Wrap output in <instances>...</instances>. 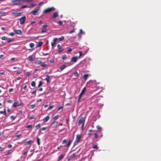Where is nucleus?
I'll return each mask as SVG.
<instances>
[{
	"label": "nucleus",
	"instance_id": "f257e3e1",
	"mask_svg": "<svg viewBox=\"0 0 161 161\" xmlns=\"http://www.w3.org/2000/svg\"><path fill=\"white\" fill-rule=\"evenodd\" d=\"M85 121V119L83 117H81L78 121L77 125L79 126L81 125V130H84V126Z\"/></svg>",
	"mask_w": 161,
	"mask_h": 161
},
{
	"label": "nucleus",
	"instance_id": "f03ea898",
	"mask_svg": "<svg viewBox=\"0 0 161 161\" xmlns=\"http://www.w3.org/2000/svg\"><path fill=\"white\" fill-rule=\"evenodd\" d=\"M23 0H14L12 1L13 4L14 5H19L24 4Z\"/></svg>",
	"mask_w": 161,
	"mask_h": 161
},
{
	"label": "nucleus",
	"instance_id": "7ed1b4c3",
	"mask_svg": "<svg viewBox=\"0 0 161 161\" xmlns=\"http://www.w3.org/2000/svg\"><path fill=\"white\" fill-rule=\"evenodd\" d=\"M40 10L39 7H38L35 8L34 10L31 12V13L34 15H37L38 14V12Z\"/></svg>",
	"mask_w": 161,
	"mask_h": 161
},
{
	"label": "nucleus",
	"instance_id": "20e7f679",
	"mask_svg": "<svg viewBox=\"0 0 161 161\" xmlns=\"http://www.w3.org/2000/svg\"><path fill=\"white\" fill-rule=\"evenodd\" d=\"M26 20V17L24 16L20 19V24H23Z\"/></svg>",
	"mask_w": 161,
	"mask_h": 161
},
{
	"label": "nucleus",
	"instance_id": "39448f33",
	"mask_svg": "<svg viewBox=\"0 0 161 161\" xmlns=\"http://www.w3.org/2000/svg\"><path fill=\"white\" fill-rule=\"evenodd\" d=\"M48 64L45 63V62H42V64H41L40 66L42 67V69H45L47 68L48 66Z\"/></svg>",
	"mask_w": 161,
	"mask_h": 161
},
{
	"label": "nucleus",
	"instance_id": "423d86ee",
	"mask_svg": "<svg viewBox=\"0 0 161 161\" xmlns=\"http://www.w3.org/2000/svg\"><path fill=\"white\" fill-rule=\"evenodd\" d=\"M55 9V8L53 7H52L50 8H48L47 9H46L43 11V13H46L48 12H51L52 10H53Z\"/></svg>",
	"mask_w": 161,
	"mask_h": 161
},
{
	"label": "nucleus",
	"instance_id": "0eeeda50",
	"mask_svg": "<svg viewBox=\"0 0 161 161\" xmlns=\"http://www.w3.org/2000/svg\"><path fill=\"white\" fill-rule=\"evenodd\" d=\"M81 138V136L80 135H78L76 136V140L74 142L75 144L78 143Z\"/></svg>",
	"mask_w": 161,
	"mask_h": 161
},
{
	"label": "nucleus",
	"instance_id": "6e6552de",
	"mask_svg": "<svg viewBox=\"0 0 161 161\" xmlns=\"http://www.w3.org/2000/svg\"><path fill=\"white\" fill-rule=\"evenodd\" d=\"M86 90V87H84L82 89L81 93L79 94V100H80V98H81V96L83 95V94L85 92V90Z\"/></svg>",
	"mask_w": 161,
	"mask_h": 161
},
{
	"label": "nucleus",
	"instance_id": "1a4fd4ad",
	"mask_svg": "<svg viewBox=\"0 0 161 161\" xmlns=\"http://www.w3.org/2000/svg\"><path fill=\"white\" fill-rule=\"evenodd\" d=\"M22 103H19L17 102H15V103H14L13 105V107H19L20 106H21L22 105Z\"/></svg>",
	"mask_w": 161,
	"mask_h": 161
},
{
	"label": "nucleus",
	"instance_id": "9d476101",
	"mask_svg": "<svg viewBox=\"0 0 161 161\" xmlns=\"http://www.w3.org/2000/svg\"><path fill=\"white\" fill-rule=\"evenodd\" d=\"M14 32L18 35H21L22 34V32L21 30H14Z\"/></svg>",
	"mask_w": 161,
	"mask_h": 161
},
{
	"label": "nucleus",
	"instance_id": "9b49d317",
	"mask_svg": "<svg viewBox=\"0 0 161 161\" xmlns=\"http://www.w3.org/2000/svg\"><path fill=\"white\" fill-rule=\"evenodd\" d=\"M77 58L78 57L77 56L71 58L70 62H75L77 61Z\"/></svg>",
	"mask_w": 161,
	"mask_h": 161
},
{
	"label": "nucleus",
	"instance_id": "f8f14e48",
	"mask_svg": "<svg viewBox=\"0 0 161 161\" xmlns=\"http://www.w3.org/2000/svg\"><path fill=\"white\" fill-rule=\"evenodd\" d=\"M58 40V39L57 38H55L53 40V42H52L51 43V45L53 47L55 44L56 43V42Z\"/></svg>",
	"mask_w": 161,
	"mask_h": 161
},
{
	"label": "nucleus",
	"instance_id": "ddd939ff",
	"mask_svg": "<svg viewBox=\"0 0 161 161\" xmlns=\"http://www.w3.org/2000/svg\"><path fill=\"white\" fill-rule=\"evenodd\" d=\"M49 119L50 116L48 115L43 119V122L45 123L46 122L49 120Z\"/></svg>",
	"mask_w": 161,
	"mask_h": 161
},
{
	"label": "nucleus",
	"instance_id": "4468645a",
	"mask_svg": "<svg viewBox=\"0 0 161 161\" xmlns=\"http://www.w3.org/2000/svg\"><path fill=\"white\" fill-rule=\"evenodd\" d=\"M28 59L30 61H32L35 60V58L33 57L32 55L28 57Z\"/></svg>",
	"mask_w": 161,
	"mask_h": 161
},
{
	"label": "nucleus",
	"instance_id": "2eb2a0df",
	"mask_svg": "<svg viewBox=\"0 0 161 161\" xmlns=\"http://www.w3.org/2000/svg\"><path fill=\"white\" fill-rule=\"evenodd\" d=\"M42 62H43L42 61L40 60H36L35 61V63L36 64H40V65H41V64H42Z\"/></svg>",
	"mask_w": 161,
	"mask_h": 161
},
{
	"label": "nucleus",
	"instance_id": "dca6fc26",
	"mask_svg": "<svg viewBox=\"0 0 161 161\" xmlns=\"http://www.w3.org/2000/svg\"><path fill=\"white\" fill-rule=\"evenodd\" d=\"M65 155V154H62V155H60V156H59L58 157V161H59L62 160L64 158Z\"/></svg>",
	"mask_w": 161,
	"mask_h": 161
},
{
	"label": "nucleus",
	"instance_id": "f3484780",
	"mask_svg": "<svg viewBox=\"0 0 161 161\" xmlns=\"http://www.w3.org/2000/svg\"><path fill=\"white\" fill-rule=\"evenodd\" d=\"M71 142H72V141L71 140H70L69 141V142H68V143L66 145H64V146L65 147H68L70 145V144L71 143Z\"/></svg>",
	"mask_w": 161,
	"mask_h": 161
},
{
	"label": "nucleus",
	"instance_id": "a211bd4d",
	"mask_svg": "<svg viewBox=\"0 0 161 161\" xmlns=\"http://www.w3.org/2000/svg\"><path fill=\"white\" fill-rule=\"evenodd\" d=\"M66 65H63L62 66L60 67L59 69L61 70H63L66 68Z\"/></svg>",
	"mask_w": 161,
	"mask_h": 161
},
{
	"label": "nucleus",
	"instance_id": "6ab92c4d",
	"mask_svg": "<svg viewBox=\"0 0 161 161\" xmlns=\"http://www.w3.org/2000/svg\"><path fill=\"white\" fill-rule=\"evenodd\" d=\"M47 83H49L50 81V76L49 75H47L45 79Z\"/></svg>",
	"mask_w": 161,
	"mask_h": 161
},
{
	"label": "nucleus",
	"instance_id": "aec40b11",
	"mask_svg": "<svg viewBox=\"0 0 161 161\" xmlns=\"http://www.w3.org/2000/svg\"><path fill=\"white\" fill-rule=\"evenodd\" d=\"M58 16V13L57 12H55L53 14V18L54 19L57 17Z\"/></svg>",
	"mask_w": 161,
	"mask_h": 161
},
{
	"label": "nucleus",
	"instance_id": "412c9836",
	"mask_svg": "<svg viewBox=\"0 0 161 161\" xmlns=\"http://www.w3.org/2000/svg\"><path fill=\"white\" fill-rule=\"evenodd\" d=\"M88 75L87 74H85L83 76V79L86 80L88 77Z\"/></svg>",
	"mask_w": 161,
	"mask_h": 161
},
{
	"label": "nucleus",
	"instance_id": "4be33fe9",
	"mask_svg": "<svg viewBox=\"0 0 161 161\" xmlns=\"http://www.w3.org/2000/svg\"><path fill=\"white\" fill-rule=\"evenodd\" d=\"M32 142V141L31 140H29L28 141L26 142H25V145H28L29 144H31Z\"/></svg>",
	"mask_w": 161,
	"mask_h": 161
},
{
	"label": "nucleus",
	"instance_id": "5701e85b",
	"mask_svg": "<svg viewBox=\"0 0 161 161\" xmlns=\"http://www.w3.org/2000/svg\"><path fill=\"white\" fill-rule=\"evenodd\" d=\"M6 113L5 109H4V111H0V114H4V115H6Z\"/></svg>",
	"mask_w": 161,
	"mask_h": 161
},
{
	"label": "nucleus",
	"instance_id": "b1692460",
	"mask_svg": "<svg viewBox=\"0 0 161 161\" xmlns=\"http://www.w3.org/2000/svg\"><path fill=\"white\" fill-rule=\"evenodd\" d=\"M58 117H59V115H57L55 116L53 118V120H56L58 119Z\"/></svg>",
	"mask_w": 161,
	"mask_h": 161
},
{
	"label": "nucleus",
	"instance_id": "393cba45",
	"mask_svg": "<svg viewBox=\"0 0 161 161\" xmlns=\"http://www.w3.org/2000/svg\"><path fill=\"white\" fill-rule=\"evenodd\" d=\"M36 4L34 3L31 4L29 6V8H31L32 7H34L36 6Z\"/></svg>",
	"mask_w": 161,
	"mask_h": 161
},
{
	"label": "nucleus",
	"instance_id": "a878e982",
	"mask_svg": "<svg viewBox=\"0 0 161 161\" xmlns=\"http://www.w3.org/2000/svg\"><path fill=\"white\" fill-rule=\"evenodd\" d=\"M43 44V42H38V47H41Z\"/></svg>",
	"mask_w": 161,
	"mask_h": 161
},
{
	"label": "nucleus",
	"instance_id": "bb28decb",
	"mask_svg": "<svg viewBox=\"0 0 161 161\" xmlns=\"http://www.w3.org/2000/svg\"><path fill=\"white\" fill-rule=\"evenodd\" d=\"M58 39V40L59 41H63L64 39V37L63 36H62L60 37H59Z\"/></svg>",
	"mask_w": 161,
	"mask_h": 161
},
{
	"label": "nucleus",
	"instance_id": "cd10ccee",
	"mask_svg": "<svg viewBox=\"0 0 161 161\" xmlns=\"http://www.w3.org/2000/svg\"><path fill=\"white\" fill-rule=\"evenodd\" d=\"M36 129L35 130H38L39 128H40V124H39L38 125H36Z\"/></svg>",
	"mask_w": 161,
	"mask_h": 161
},
{
	"label": "nucleus",
	"instance_id": "c85d7f7f",
	"mask_svg": "<svg viewBox=\"0 0 161 161\" xmlns=\"http://www.w3.org/2000/svg\"><path fill=\"white\" fill-rule=\"evenodd\" d=\"M29 8V6L27 5H23L21 7V8Z\"/></svg>",
	"mask_w": 161,
	"mask_h": 161
},
{
	"label": "nucleus",
	"instance_id": "c756f323",
	"mask_svg": "<svg viewBox=\"0 0 161 161\" xmlns=\"http://www.w3.org/2000/svg\"><path fill=\"white\" fill-rule=\"evenodd\" d=\"M42 81L41 80L39 81V84L38 86V87H40L42 85Z\"/></svg>",
	"mask_w": 161,
	"mask_h": 161
},
{
	"label": "nucleus",
	"instance_id": "7c9ffc66",
	"mask_svg": "<svg viewBox=\"0 0 161 161\" xmlns=\"http://www.w3.org/2000/svg\"><path fill=\"white\" fill-rule=\"evenodd\" d=\"M31 85L32 86H36V82L34 81H32L31 82Z\"/></svg>",
	"mask_w": 161,
	"mask_h": 161
},
{
	"label": "nucleus",
	"instance_id": "2f4dec72",
	"mask_svg": "<svg viewBox=\"0 0 161 161\" xmlns=\"http://www.w3.org/2000/svg\"><path fill=\"white\" fill-rule=\"evenodd\" d=\"M34 44L33 43H30L29 46L31 48L33 47H34Z\"/></svg>",
	"mask_w": 161,
	"mask_h": 161
},
{
	"label": "nucleus",
	"instance_id": "473e14b6",
	"mask_svg": "<svg viewBox=\"0 0 161 161\" xmlns=\"http://www.w3.org/2000/svg\"><path fill=\"white\" fill-rule=\"evenodd\" d=\"M37 141L38 145H40V139L39 138H37Z\"/></svg>",
	"mask_w": 161,
	"mask_h": 161
},
{
	"label": "nucleus",
	"instance_id": "72a5a7b5",
	"mask_svg": "<svg viewBox=\"0 0 161 161\" xmlns=\"http://www.w3.org/2000/svg\"><path fill=\"white\" fill-rule=\"evenodd\" d=\"M75 153H73L71 156H70V158H74L75 157Z\"/></svg>",
	"mask_w": 161,
	"mask_h": 161
},
{
	"label": "nucleus",
	"instance_id": "f704fd0d",
	"mask_svg": "<svg viewBox=\"0 0 161 161\" xmlns=\"http://www.w3.org/2000/svg\"><path fill=\"white\" fill-rule=\"evenodd\" d=\"M59 49V50L58 51V53H60L61 52H62L63 50V48H58Z\"/></svg>",
	"mask_w": 161,
	"mask_h": 161
},
{
	"label": "nucleus",
	"instance_id": "c9c22d12",
	"mask_svg": "<svg viewBox=\"0 0 161 161\" xmlns=\"http://www.w3.org/2000/svg\"><path fill=\"white\" fill-rule=\"evenodd\" d=\"M54 107V106L53 105H52L51 106H50V107H49L48 108V109H47V110H51L53 107Z\"/></svg>",
	"mask_w": 161,
	"mask_h": 161
},
{
	"label": "nucleus",
	"instance_id": "e433bc0d",
	"mask_svg": "<svg viewBox=\"0 0 161 161\" xmlns=\"http://www.w3.org/2000/svg\"><path fill=\"white\" fill-rule=\"evenodd\" d=\"M24 1V3H25V2H32L33 0H23Z\"/></svg>",
	"mask_w": 161,
	"mask_h": 161
},
{
	"label": "nucleus",
	"instance_id": "4c0bfd02",
	"mask_svg": "<svg viewBox=\"0 0 161 161\" xmlns=\"http://www.w3.org/2000/svg\"><path fill=\"white\" fill-rule=\"evenodd\" d=\"M67 58L66 55H64L62 57V58L63 59H65Z\"/></svg>",
	"mask_w": 161,
	"mask_h": 161
},
{
	"label": "nucleus",
	"instance_id": "58836bf2",
	"mask_svg": "<svg viewBox=\"0 0 161 161\" xmlns=\"http://www.w3.org/2000/svg\"><path fill=\"white\" fill-rule=\"evenodd\" d=\"M74 75L75 76L77 77L78 76L79 74L77 72H75L74 73Z\"/></svg>",
	"mask_w": 161,
	"mask_h": 161
},
{
	"label": "nucleus",
	"instance_id": "ea45409f",
	"mask_svg": "<svg viewBox=\"0 0 161 161\" xmlns=\"http://www.w3.org/2000/svg\"><path fill=\"white\" fill-rule=\"evenodd\" d=\"M36 106V105L35 104H32V105H31V108L32 109L34 108V107Z\"/></svg>",
	"mask_w": 161,
	"mask_h": 161
},
{
	"label": "nucleus",
	"instance_id": "a19ab883",
	"mask_svg": "<svg viewBox=\"0 0 161 161\" xmlns=\"http://www.w3.org/2000/svg\"><path fill=\"white\" fill-rule=\"evenodd\" d=\"M36 90L33 91L32 92V94H34L35 96L36 95Z\"/></svg>",
	"mask_w": 161,
	"mask_h": 161
},
{
	"label": "nucleus",
	"instance_id": "79ce46f5",
	"mask_svg": "<svg viewBox=\"0 0 161 161\" xmlns=\"http://www.w3.org/2000/svg\"><path fill=\"white\" fill-rule=\"evenodd\" d=\"M94 135H95V136H94V137L95 138H98V134L97 133H95L94 134Z\"/></svg>",
	"mask_w": 161,
	"mask_h": 161
},
{
	"label": "nucleus",
	"instance_id": "37998d69",
	"mask_svg": "<svg viewBox=\"0 0 161 161\" xmlns=\"http://www.w3.org/2000/svg\"><path fill=\"white\" fill-rule=\"evenodd\" d=\"M9 35L11 36H14V33L13 32H10V33H9Z\"/></svg>",
	"mask_w": 161,
	"mask_h": 161
},
{
	"label": "nucleus",
	"instance_id": "c03bdc74",
	"mask_svg": "<svg viewBox=\"0 0 161 161\" xmlns=\"http://www.w3.org/2000/svg\"><path fill=\"white\" fill-rule=\"evenodd\" d=\"M47 27V25H43L42 27L43 29H46Z\"/></svg>",
	"mask_w": 161,
	"mask_h": 161
},
{
	"label": "nucleus",
	"instance_id": "a18cd8bd",
	"mask_svg": "<svg viewBox=\"0 0 161 161\" xmlns=\"http://www.w3.org/2000/svg\"><path fill=\"white\" fill-rule=\"evenodd\" d=\"M93 148H94V149H98V147H97V145H94L93 146Z\"/></svg>",
	"mask_w": 161,
	"mask_h": 161
},
{
	"label": "nucleus",
	"instance_id": "49530a36",
	"mask_svg": "<svg viewBox=\"0 0 161 161\" xmlns=\"http://www.w3.org/2000/svg\"><path fill=\"white\" fill-rule=\"evenodd\" d=\"M60 25H62L63 24L62 22L61 21H58V22H57Z\"/></svg>",
	"mask_w": 161,
	"mask_h": 161
},
{
	"label": "nucleus",
	"instance_id": "de8ad7c7",
	"mask_svg": "<svg viewBox=\"0 0 161 161\" xmlns=\"http://www.w3.org/2000/svg\"><path fill=\"white\" fill-rule=\"evenodd\" d=\"M1 39L2 40H5L7 39V38L6 37L4 36H3Z\"/></svg>",
	"mask_w": 161,
	"mask_h": 161
},
{
	"label": "nucleus",
	"instance_id": "09e8293b",
	"mask_svg": "<svg viewBox=\"0 0 161 161\" xmlns=\"http://www.w3.org/2000/svg\"><path fill=\"white\" fill-rule=\"evenodd\" d=\"M66 142V139H64L63 140L62 143L63 144H64Z\"/></svg>",
	"mask_w": 161,
	"mask_h": 161
},
{
	"label": "nucleus",
	"instance_id": "8fccbe9b",
	"mask_svg": "<svg viewBox=\"0 0 161 161\" xmlns=\"http://www.w3.org/2000/svg\"><path fill=\"white\" fill-rule=\"evenodd\" d=\"M8 102L9 103H12L13 100H10V99L8 100Z\"/></svg>",
	"mask_w": 161,
	"mask_h": 161
},
{
	"label": "nucleus",
	"instance_id": "3c124183",
	"mask_svg": "<svg viewBox=\"0 0 161 161\" xmlns=\"http://www.w3.org/2000/svg\"><path fill=\"white\" fill-rule=\"evenodd\" d=\"M63 108V106H60L58 108V110L59 111L61 109H62Z\"/></svg>",
	"mask_w": 161,
	"mask_h": 161
},
{
	"label": "nucleus",
	"instance_id": "603ef678",
	"mask_svg": "<svg viewBox=\"0 0 161 161\" xmlns=\"http://www.w3.org/2000/svg\"><path fill=\"white\" fill-rule=\"evenodd\" d=\"M82 30L80 29V30L79 33L78 34V35H79L80 34H82Z\"/></svg>",
	"mask_w": 161,
	"mask_h": 161
},
{
	"label": "nucleus",
	"instance_id": "864d4df0",
	"mask_svg": "<svg viewBox=\"0 0 161 161\" xmlns=\"http://www.w3.org/2000/svg\"><path fill=\"white\" fill-rule=\"evenodd\" d=\"M75 31V30H73L71 31H69V33L70 34L74 32Z\"/></svg>",
	"mask_w": 161,
	"mask_h": 161
},
{
	"label": "nucleus",
	"instance_id": "5fc2aeb1",
	"mask_svg": "<svg viewBox=\"0 0 161 161\" xmlns=\"http://www.w3.org/2000/svg\"><path fill=\"white\" fill-rule=\"evenodd\" d=\"M34 119V116H32L30 118V119Z\"/></svg>",
	"mask_w": 161,
	"mask_h": 161
},
{
	"label": "nucleus",
	"instance_id": "6e6d98bb",
	"mask_svg": "<svg viewBox=\"0 0 161 161\" xmlns=\"http://www.w3.org/2000/svg\"><path fill=\"white\" fill-rule=\"evenodd\" d=\"M30 75V72H27V73H26L25 74L27 76H29Z\"/></svg>",
	"mask_w": 161,
	"mask_h": 161
},
{
	"label": "nucleus",
	"instance_id": "4d7b16f0",
	"mask_svg": "<svg viewBox=\"0 0 161 161\" xmlns=\"http://www.w3.org/2000/svg\"><path fill=\"white\" fill-rule=\"evenodd\" d=\"M12 147V145L11 144L9 145L8 146V148H11Z\"/></svg>",
	"mask_w": 161,
	"mask_h": 161
},
{
	"label": "nucleus",
	"instance_id": "13d9d810",
	"mask_svg": "<svg viewBox=\"0 0 161 161\" xmlns=\"http://www.w3.org/2000/svg\"><path fill=\"white\" fill-rule=\"evenodd\" d=\"M12 41V40L8 39V40H7V42H8V43H9V42H11Z\"/></svg>",
	"mask_w": 161,
	"mask_h": 161
},
{
	"label": "nucleus",
	"instance_id": "bf43d9fd",
	"mask_svg": "<svg viewBox=\"0 0 161 161\" xmlns=\"http://www.w3.org/2000/svg\"><path fill=\"white\" fill-rule=\"evenodd\" d=\"M31 126H32V125H29L26 126V127L27 128H29L31 127Z\"/></svg>",
	"mask_w": 161,
	"mask_h": 161
},
{
	"label": "nucleus",
	"instance_id": "052dcab7",
	"mask_svg": "<svg viewBox=\"0 0 161 161\" xmlns=\"http://www.w3.org/2000/svg\"><path fill=\"white\" fill-rule=\"evenodd\" d=\"M79 52V53L80 54V56H79V58L80 56H81V55H82V53L81 52V51H79V52Z\"/></svg>",
	"mask_w": 161,
	"mask_h": 161
},
{
	"label": "nucleus",
	"instance_id": "680f3d73",
	"mask_svg": "<svg viewBox=\"0 0 161 161\" xmlns=\"http://www.w3.org/2000/svg\"><path fill=\"white\" fill-rule=\"evenodd\" d=\"M72 51V49L71 48H69L68 50V52H71Z\"/></svg>",
	"mask_w": 161,
	"mask_h": 161
},
{
	"label": "nucleus",
	"instance_id": "e2e57ef3",
	"mask_svg": "<svg viewBox=\"0 0 161 161\" xmlns=\"http://www.w3.org/2000/svg\"><path fill=\"white\" fill-rule=\"evenodd\" d=\"M13 88H10L9 89V91L10 92H13Z\"/></svg>",
	"mask_w": 161,
	"mask_h": 161
},
{
	"label": "nucleus",
	"instance_id": "0e129e2a",
	"mask_svg": "<svg viewBox=\"0 0 161 161\" xmlns=\"http://www.w3.org/2000/svg\"><path fill=\"white\" fill-rule=\"evenodd\" d=\"M10 117L12 119H15V118L14 116H11Z\"/></svg>",
	"mask_w": 161,
	"mask_h": 161
},
{
	"label": "nucleus",
	"instance_id": "69168bd1",
	"mask_svg": "<svg viewBox=\"0 0 161 161\" xmlns=\"http://www.w3.org/2000/svg\"><path fill=\"white\" fill-rule=\"evenodd\" d=\"M1 29L3 31H5L6 30V28L4 27H2L1 28Z\"/></svg>",
	"mask_w": 161,
	"mask_h": 161
},
{
	"label": "nucleus",
	"instance_id": "338daca9",
	"mask_svg": "<svg viewBox=\"0 0 161 161\" xmlns=\"http://www.w3.org/2000/svg\"><path fill=\"white\" fill-rule=\"evenodd\" d=\"M97 128L98 130H99L101 129V128L100 127V126L99 125H97Z\"/></svg>",
	"mask_w": 161,
	"mask_h": 161
},
{
	"label": "nucleus",
	"instance_id": "774afa93",
	"mask_svg": "<svg viewBox=\"0 0 161 161\" xmlns=\"http://www.w3.org/2000/svg\"><path fill=\"white\" fill-rule=\"evenodd\" d=\"M21 79V78L20 77H17V79H16L17 80H19Z\"/></svg>",
	"mask_w": 161,
	"mask_h": 161
}]
</instances>
